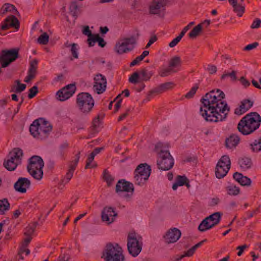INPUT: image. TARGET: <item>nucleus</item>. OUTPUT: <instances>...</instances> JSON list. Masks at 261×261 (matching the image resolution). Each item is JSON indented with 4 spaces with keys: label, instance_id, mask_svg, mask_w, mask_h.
Here are the masks:
<instances>
[{
    "label": "nucleus",
    "instance_id": "nucleus-58",
    "mask_svg": "<svg viewBox=\"0 0 261 261\" xmlns=\"http://www.w3.org/2000/svg\"><path fill=\"white\" fill-rule=\"evenodd\" d=\"M26 88V85L24 84H20L19 85H17L16 89L15 90V92L16 93H21L23 91H24Z\"/></svg>",
    "mask_w": 261,
    "mask_h": 261
},
{
    "label": "nucleus",
    "instance_id": "nucleus-49",
    "mask_svg": "<svg viewBox=\"0 0 261 261\" xmlns=\"http://www.w3.org/2000/svg\"><path fill=\"white\" fill-rule=\"evenodd\" d=\"M77 44L76 43H72L71 44V52L73 56V57L77 59L78 56V53H77Z\"/></svg>",
    "mask_w": 261,
    "mask_h": 261
},
{
    "label": "nucleus",
    "instance_id": "nucleus-31",
    "mask_svg": "<svg viewBox=\"0 0 261 261\" xmlns=\"http://www.w3.org/2000/svg\"><path fill=\"white\" fill-rule=\"evenodd\" d=\"M221 216L222 214L221 213L216 212L206 217V220H208L210 222H212V224H214V226H215L219 223Z\"/></svg>",
    "mask_w": 261,
    "mask_h": 261
},
{
    "label": "nucleus",
    "instance_id": "nucleus-34",
    "mask_svg": "<svg viewBox=\"0 0 261 261\" xmlns=\"http://www.w3.org/2000/svg\"><path fill=\"white\" fill-rule=\"evenodd\" d=\"M250 149L254 152L261 151V137L255 140L249 145Z\"/></svg>",
    "mask_w": 261,
    "mask_h": 261
},
{
    "label": "nucleus",
    "instance_id": "nucleus-57",
    "mask_svg": "<svg viewBox=\"0 0 261 261\" xmlns=\"http://www.w3.org/2000/svg\"><path fill=\"white\" fill-rule=\"evenodd\" d=\"M217 68L215 65H208L207 67V71L210 74H214L217 72Z\"/></svg>",
    "mask_w": 261,
    "mask_h": 261
},
{
    "label": "nucleus",
    "instance_id": "nucleus-32",
    "mask_svg": "<svg viewBox=\"0 0 261 261\" xmlns=\"http://www.w3.org/2000/svg\"><path fill=\"white\" fill-rule=\"evenodd\" d=\"M214 226L208 220H206V218L202 221L198 226V230L200 231H204Z\"/></svg>",
    "mask_w": 261,
    "mask_h": 261
},
{
    "label": "nucleus",
    "instance_id": "nucleus-10",
    "mask_svg": "<svg viewBox=\"0 0 261 261\" xmlns=\"http://www.w3.org/2000/svg\"><path fill=\"white\" fill-rule=\"evenodd\" d=\"M151 173L150 167L147 164H141L134 171V182L142 186L146 182Z\"/></svg>",
    "mask_w": 261,
    "mask_h": 261
},
{
    "label": "nucleus",
    "instance_id": "nucleus-15",
    "mask_svg": "<svg viewBox=\"0 0 261 261\" xmlns=\"http://www.w3.org/2000/svg\"><path fill=\"white\" fill-rule=\"evenodd\" d=\"M94 90L98 94L102 93L106 89L107 80L105 76L97 74L94 79Z\"/></svg>",
    "mask_w": 261,
    "mask_h": 261
},
{
    "label": "nucleus",
    "instance_id": "nucleus-50",
    "mask_svg": "<svg viewBox=\"0 0 261 261\" xmlns=\"http://www.w3.org/2000/svg\"><path fill=\"white\" fill-rule=\"evenodd\" d=\"M38 87L36 86H33L29 90L28 97L31 99L35 96L38 93Z\"/></svg>",
    "mask_w": 261,
    "mask_h": 261
},
{
    "label": "nucleus",
    "instance_id": "nucleus-23",
    "mask_svg": "<svg viewBox=\"0 0 261 261\" xmlns=\"http://www.w3.org/2000/svg\"><path fill=\"white\" fill-rule=\"evenodd\" d=\"M253 106V102L249 99H245L241 102V104L239 108H237L234 110V114L238 115H241L245 113Z\"/></svg>",
    "mask_w": 261,
    "mask_h": 261
},
{
    "label": "nucleus",
    "instance_id": "nucleus-30",
    "mask_svg": "<svg viewBox=\"0 0 261 261\" xmlns=\"http://www.w3.org/2000/svg\"><path fill=\"white\" fill-rule=\"evenodd\" d=\"M229 167L224 168L218 164L217 165L215 170V174L217 178L220 179L224 177L229 171Z\"/></svg>",
    "mask_w": 261,
    "mask_h": 261
},
{
    "label": "nucleus",
    "instance_id": "nucleus-3",
    "mask_svg": "<svg viewBox=\"0 0 261 261\" xmlns=\"http://www.w3.org/2000/svg\"><path fill=\"white\" fill-rule=\"evenodd\" d=\"M52 129V125L41 118L34 120L30 126L31 134L34 138L40 140L47 138Z\"/></svg>",
    "mask_w": 261,
    "mask_h": 261
},
{
    "label": "nucleus",
    "instance_id": "nucleus-24",
    "mask_svg": "<svg viewBox=\"0 0 261 261\" xmlns=\"http://www.w3.org/2000/svg\"><path fill=\"white\" fill-rule=\"evenodd\" d=\"M174 86L175 84L172 82L165 83L160 85L158 87L150 91V93H155L157 94L162 93L167 90L172 89Z\"/></svg>",
    "mask_w": 261,
    "mask_h": 261
},
{
    "label": "nucleus",
    "instance_id": "nucleus-17",
    "mask_svg": "<svg viewBox=\"0 0 261 261\" xmlns=\"http://www.w3.org/2000/svg\"><path fill=\"white\" fill-rule=\"evenodd\" d=\"M117 216V214L112 207H106L102 212L101 219L103 221L106 222L108 224H110L114 221Z\"/></svg>",
    "mask_w": 261,
    "mask_h": 261
},
{
    "label": "nucleus",
    "instance_id": "nucleus-48",
    "mask_svg": "<svg viewBox=\"0 0 261 261\" xmlns=\"http://www.w3.org/2000/svg\"><path fill=\"white\" fill-rule=\"evenodd\" d=\"M186 181H188V178L185 176L178 175L176 177V182L179 186H182L186 184Z\"/></svg>",
    "mask_w": 261,
    "mask_h": 261
},
{
    "label": "nucleus",
    "instance_id": "nucleus-53",
    "mask_svg": "<svg viewBox=\"0 0 261 261\" xmlns=\"http://www.w3.org/2000/svg\"><path fill=\"white\" fill-rule=\"evenodd\" d=\"M258 43L257 42H253L252 44H249L246 45L244 48V50H250L251 49H254L258 46Z\"/></svg>",
    "mask_w": 261,
    "mask_h": 261
},
{
    "label": "nucleus",
    "instance_id": "nucleus-46",
    "mask_svg": "<svg viewBox=\"0 0 261 261\" xmlns=\"http://www.w3.org/2000/svg\"><path fill=\"white\" fill-rule=\"evenodd\" d=\"M82 33L85 35L88 36V39H92L95 36V34H92L91 31L90 30L88 26H85L82 31Z\"/></svg>",
    "mask_w": 261,
    "mask_h": 261
},
{
    "label": "nucleus",
    "instance_id": "nucleus-47",
    "mask_svg": "<svg viewBox=\"0 0 261 261\" xmlns=\"http://www.w3.org/2000/svg\"><path fill=\"white\" fill-rule=\"evenodd\" d=\"M198 89V86L196 84L194 86H193L190 91L188 92L185 95L186 98H191L193 97L194 95L195 94L196 91Z\"/></svg>",
    "mask_w": 261,
    "mask_h": 261
},
{
    "label": "nucleus",
    "instance_id": "nucleus-11",
    "mask_svg": "<svg viewBox=\"0 0 261 261\" xmlns=\"http://www.w3.org/2000/svg\"><path fill=\"white\" fill-rule=\"evenodd\" d=\"M140 36L138 32L136 36L124 38L120 40L115 45V50L118 54H122L131 51L136 43V40Z\"/></svg>",
    "mask_w": 261,
    "mask_h": 261
},
{
    "label": "nucleus",
    "instance_id": "nucleus-6",
    "mask_svg": "<svg viewBox=\"0 0 261 261\" xmlns=\"http://www.w3.org/2000/svg\"><path fill=\"white\" fill-rule=\"evenodd\" d=\"M23 155L22 149L15 148L10 151L4 162V166L9 171H14L20 165Z\"/></svg>",
    "mask_w": 261,
    "mask_h": 261
},
{
    "label": "nucleus",
    "instance_id": "nucleus-37",
    "mask_svg": "<svg viewBox=\"0 0 261 261\" xmlns=\"http://www.w3.org/2000/svg\"><path fill=\"white\" fill-rule=\"evenodd\" d=\"M226 190L228 195L236 196L240 193V189L233 184H230L226 187Z\"/></svg>",
    "mask_w": 261,
    "mask_h": 261
},
{
    "label": "nucleus",
    "instance_id": "nucleus-43",
    "mask_svg": "<svg viewBox=\"0 0 261 261\" xmlns=\"http://www.w3.org/2000/svg\"><path fill=\"white\" fill-rule=\"evenodd\" d=\"M140 74L142 76V81H147L153 75V73L152 71L148 72L146 69H143L140 71Z\"/></svg>",
    "mask_w": 261,
    "mask_h": 261
},
{
    "label": "nucleus",
    "instance_id": "nucleus-21",
    "mask_svg": "<svg viewBox=\"0 0 261 261\" xmlns=\"http://www.w3.org/2000/svg\"><path fill=\"white\" fill-rule=\"evenodd\" d=\"M37 64L38 60L36 59H34L30 62L28 75L24 81L25 82L29 83L35 78L37 73Z\"/></svg>",
    "mask_w": 261,
    "mask_h": 261
},
{
    "label": "nucleus",
    "instance_id": "nucleus-5",
    "mask_svg": "<svg viewBox=\"0 0 261 261\" xmlns=\"http://www.w3.org/2000/svg\"><path fill=\"white\" fill-rule=\"evenodd\" d=\"M122 248L118 244H107L103 251L102 257L106 261H123L124 255Z\"/></svg>",
    "mask_w": 261,
    "mask_h": 261
},
{
    "label": "nucleus",
    "instance_id": "nucleus-40",
    "mask_svg": "<svg viewBox=\"0 0 261 261\" xmlns=\"http://www.w3.org/2000/svg\"><path fill=\"white\" fill-rule=\"evenodd\" d=\"M217 164L223 166L224 168L229 167V169L230 168L231 163L229 156L227 155L222 156Z\"/></svg>",
    "mask_w": 261,
    "mask_h": 261
},
{
    "label": "nucleus",
    "instance_id": "nucleus-36",
    "mask_svg": "<svg viewBox=\"0 0 261 261\" xmlns=\"http://www.w3.org/2000/svg\"><path fill=\"white\" fill-rule=\"evenodd\" d=\"M181 63V58L179 56H174L172 58L169 62V67L174 69L180 66Z\"/></svg>",
    "mask_w": 261,
    "mask_h": 261
},
{
    "label": "nucleus",
    "instance_id": "nucleus-20",
    "mask_svg": "<svg viewBox=\"0 0 261 261\" xmlns=\"http://www.w3.org/2000/svg\"><path fill=\"white\" fill-rule=\"evenodd\" d=\"M134 190V185L132 183L126 181L125 179L119 180L116 186V192H133Z\"/></svg>",
    "mask_w": 261,
    "mask_h": 261
},
{
    "label": "nucleus",
    "instance_id": "nucleus-39",
    "mask_svg": "<svg viewBox=\"0 0 261 261\" xmlns=\"http://www.w3.org/2000/svg\"><path fill=\"white\" fill-rule=\"evenodd\" d=\"M103 178L107 182L108 186L110 187L113 184L114 177L107 170H105L103 172Z\"/></svg>",
    "mask_w": 261,
    "mask_h": 261
},
{
    "label": "nucleus",
    "instance_id": "nucleus-22",
    "mask_svg": "<svg viewBox=\"0 0 261 261\" xmlns=\"http://www.w3.org/2000/svg\"><path fill=\"white\" fill-rule=\"evenodd\" d=\"M166 5V0H154L149 7V12L152 14H157L161 9Z\"/></svg>",
    "mask_w": 261,
    "mask_h": 261
},
{
    "label": "nucleus",
    "instance_id": "nucleus-26",
    "mask_svg": "<svg viewBox=\"0 0 261 261\" xmlns=\"http://www.w3.org/2000/svg\"><path fill=\"white\" fill-rule=\"evenodd\" d=\"M96 42L98 43V45L101 47H103L106 44L103 39L100 37L98 34H95L92 39H87V43L89 47L94 46Z\"/></svg>",
    "mask_w": 261,
    "mask_h": 261
},
{
    "label": "nucleus",
    "instance_id": "nucleus-38",
    "mask_svg": "<svg viewBox=\"0 0 261 261\" xmlns=\"http://www.w3.org/2000/svg\"><path fill=\"white\" fill-rule=\"evenodd\" d=\"M177 70L173 69L169 67L166 68H163L160 69L159 71V74L161 77H166L170 75L172 73L176 72Z\"/></svg>",
    "mask_w": 261,
    "mask_h": 261
},
{
    "label": "nucleus",
    "instance_id": "nucleus-18",
    "mask_svg": "<svg viewBox=\"0 0 261 261\" xmlns=\"http://www.w3.org/2000/svg\"><path fill=\"white\" fill-rule=\"evenodd\" d=\"M31 185L30 180L27 178L20 177L15 183L14 187L15 190L21 193H25L27 189L29 188Z\"/></svg>",
    "mask_w": 261,
    "mask_h": 261
},
{
    "label": "nucleus",
    "instance_id": "nucleus-19",
    "mask_svg": "<svg viewBox=\"0 0 261 261\" xmlns=\"http://www.w3.org/2000/svg\"><path fill=\"white\" fill-rule=\"evenodd\" d=\"M180 231L176 228L169 229L164 236L165 241L168 244L176 242L181 236Z\"/></svg>",
    "mask_w": 261,
    "mask_h": 261
},
{
    "label": "nucleus",
    "instance_id": "nucleus-41",
    "mask_svg": "<svg viewBox=\"0 0 261 261\" xmlns=\"http://www.w3.org/2000/svg\"><path fill=\"white\" fill-rule=\"evenodd\" d=\"M70 12L74 17H77L79 14V8L76 2H72L69 7Z\"/></svg>",
    "mask_w": 261,
    "mask_h": 261
},
{
    "label": "nucleus",
    "instance_id": "nucleus-2",
    "mask_svg": "<svg viewBox=\"0 0 261 261\" xmlns=\"http://www.w3.org/2000/svg\"><path fill=\"white\" fill-rule=\"evenodd\" d=\"M261 117L257 112H251L243 117L238 124V129L244 135H248L259 128Z\"/></svg>",
    "mask_w": 261,
    "mask_h": 261
},
{
    "label": "nucleus",
    "instance_id": "nucleus-35",
    "mask_svg": "<svg viewBox=\"0 0 261 261\" xmlns=\"http://www.w3.org/2000/svg\"><path fill=\"white\" fill-rule=\"evenodd\" d=\"M202 24H198L194 28H193L191 31L189 33V38L191 39L195 38L202 32Z\"/></svg>",
    "mask_w": 261,
    "mask_h": 261
},
{
    "label": "nucleus",
    "instance_id": "nucleus-29",
    "mask_svg": "<svg viewBox=\"0 0 261 261\" xmlns=\"http://www.w3.org/2000/svg\"><path fill=\"white\" fill-rule=\"evenodd\" d=\"M8 12L15 14L17 12V11L13 5L8 3L5 4L1 9L0 14L4 15Z\"/></svg>",
    "mask_w": 261,
    "mask_h": 261
},
{
    "label": "nucleus",
    "instance_id": "nucleus-8",
    "mask_svg": "<svg viewBox=\"0 0 261 261\" xmlns=\"http://www.w3.org/2000/svg\"><path fill=\"white\" fill-rule=\"evenodd\" d=\"M127 249L133 256H138L142 248V238L135 232H130L127 236Z\"/></svg>",
    "mask_w": 261,
    "mask_h": 261
},
{
    "label": "nucleus",
    "instance_id": "nucleus-4",
    "mask_svg": "<svg viewBox=\"0 0 261 261\" xmlns=\"http://www.w3.org/2000/svg\"><path fill=\"white\" fill-rule=\"evenodd\" d=\"M165 148L162 143H158L155 145V150L159 154L157 165L159 169L163 171L170 170L174 163L173 157Z\"/></svg>",
    "mask_w": 261,
    "mask_h": 261
},
{
    "label": "nucleus",
    "instance_id": "nucleus-16",
    "mask_svg": "<svg viewBox=\"0 0 261 261\" xmlns=\"http://www.w3.org/2000/svg\"><path fill=\"white\" fill-rule=\"evenodd\" d=\"M80 153L81 152L79 151L78 153L75 155V159L70 163L68 172L66 173L65 178L62 179V182H65L66 184L68 182L72 177L74 171L80 158Z\"/></svg>",
    "mask_w": 261,
    "mask_h": 261
},
{
    "label": "nucleus",
    "instance_id": "nucleus-61",
    "mask_svg": "<svg viewBox=\"0 0 261 261\" xmlns=\"http://www.w3.org/2000/svg\"><path fill=\"white\" fill-rule=\"evenodd\" d=\"M157 40V37L156 36H152L147 44L146 45L145 48H148L152 44H153L154 42H155Z\"/></svg>",
    "mask_w": 261,
    "mask_h": 261
},
{
    "label": "nucleus",
    "instance_id": "nucleus-9",
    "mask_svg": "<svg viewBox=\"0 0 261 261\" xmlns=\"http://www.w3.org/2000/svg\"><path fill=\"white\" fill-rule=\"evenodd\" d=\"M76 102L79 110L84 114L89 113L94 105V101L88 93L83 92L79 94Z\"/></svg>",
    "mask_w": 261,
    "mask_h": 261
},
{
    "label": "nucleus",
    "instance_id": "nucleus-52",
    "mask_svg": "<svg viewBox=\"0 0 261 261\" xmlns=\"http://www.w3.org/2000/svg\"><path fill=\"white\" fill-rule=\"evenodd\" d=\"M35 231V227H33L31 226H29L26 227L25 229V231L24 232V234L26 237H31V236L33 234Z\"/></svg>",
    "mask_w": 261,
    "mask_h": 261
},
{
    "label": "nucleus",
    "instance_id": "nucleus-51",
    "mask_svg": "<svg viewBox=\"0 0 261 261\" xmlns=\"http://www.w3.org/2000/svg\"><path fill=\"white\" fill-rule=\"evenodd\" d=\"M139 73L137 72H134L129 78V82L133 84L138 82Z\"/></svg>",
    "mask_w": 261,
    "mask_h": 261
},
{
    "label": "nucleus",
    "instance_id": "nucleus-27",
    "mask_svg": "<svg viewBox=\"0 0 261 261\" xmlns=\"http://www.w3.org/2000/svg\"><path fill=\"white\" fill-rule=\"evenodd\" d=\"M240 138L235 134L231 135L229 138L226 140V145L227 147L231 148L236 147L240 142Z\"/></svg>",
    "mask_w": 261,
    "mask_h": 261
},
{
    "label": "nucleus",
    "instance_id": "nucleus-54",
    "mask_svg": "<svg viewBox=\"0 0 261 261\" xmlns=\"http://www.w3.org/2000/svg\"><path fill=\"white\" fill-rule=\"evenodd\" d=\"M94 157H95V155L91 152L87 160L86 164L85 167V168L86 169L89 168V167H90V164L93 161Z\"/></svg>",
    "mask_w": 261,
    "mask_h": 261
},
{
    "label": "nucleus",
    "instance_id": "nucleus-13",
    "mask_svg": "<svg viewBox=\"0 0 261 261\" xmlns=\"http://www.w3.org/2000/svg\"><path fill=\"white\" fill-rule=\"evenodd\" d=\"M76 87L74 84H69L63 88L57 93V98L60 101H64L69 98L74 93Z\"/></svg>",
    "mask_w": 261,
    "mask_h": 261
},
{
    "label": "nucleus",
    "instance_id": "nucleus-42",
    "mask_svg": "<svg viewBox=\"0 0 261 261\" xmlns=\"http://www.w3.org/2000/svg\"><path fill=\"white\" fill-rule=\"evenodd\" d=\"M233 8V11L237 13L239 17H241L244 12L245 8L241 4L236 3L235 5H231Z\"/></svg>",
    "mask_w": 261,
    "mask_h": 261
},
{
    "label": "nucleus",
    "instance_id": "nucleus-45",
    "mask_svg": "<svg viewBox=\"0 0 261 261\" xmlns=\"http://www.w3.org/2000/svg\"><path fill=\"white\" fill-rule=\"evenodd\" d=\"M228 76H229L232 81H236L237 79L236 72L233 70L231 73H225L222 75L221 79V80H224Z\"/></svg>",
    "mask_w": 261,
    "mask_h": 261
},
{
    "label": "nucleus",
    "instance_id": "nucleus-55",
    "mask_svg": "<svg viewBox=\"0 0 261 261\" xmlns=\"http://www.w3.org/2000/svg\"><path fill=\"white\" fill-rule=\"evenodd\" d=\"M261 24V20L259 18H256L251 25V29H257L260 27Z\"/></svg>",
    "mask_w": 261,
    "mask_h": 261
},
{
    "label": "nucleus",
    "instance_id": "nucleus-12",
    "mask_svg": "<svg viewBox=\"0 0 261 261\" xmlns=\"http://www.w3.org/2000/svg\"><path fill=\"white\" fill-rule=\"evenodd\" d=\"M19 51V48L3 50L0 53V63L2 67H7L12 62L15 61L18 58Z\"/></svg>",
    "mask_w": 261,
    "mask_h": 261
},
{
    "label": "nucleus",
    "instance_id": "nucleus-28",
    "mask_svg": "<svg viewBox=\"0 0 261 261\" xmlns=\"http://www.w3.org/2000/svg\"><path fill=\"white\" fill-rule=\"evenodd\" d=\"M239 164L240 167L243 170H246L250 169L252 165L251 159L247 157H244L240 159L239 161Z\"/></svg>",
    "mask_w": 261,
    "mask_h": 261
},
{
    "label": "nucleus",
    "instance_id": "nucleus-44",
    "mask_svg": "<svg viewBox=\"0 0 261 261\" xmlns=\"http://www.w3.org/2000/svg\"><path fill=\"white\" fill-rule=\"evenodd\" d=\"M49 41V36L46 33H43L37 39L38 43L43 45H46Z\"/></svg>",
    "mask_w": 261,
    "mask_h": 261
},
{
    "label": "nucleus",
    "instance_id": "nucleus-63",
    "mask_svg": "<svg viewBox=\"0 0 261 261\" xmlns=\"http://www.w3.org/2000/svg\"><path fill=\"white\" fill-rule=\"evenodd\" d=\"M31 240V237H27V238L24 239L23 242L22 243L21 246L27 247L29 244L30 243Z\"/></svg>",
    "mask_w": 261,
    "mask_h": 261
},
{
    "label": "nucleus",
    "instance_id": "nucleus-25",
    "mask_svg": "<svg viewBox=\"0 0 261 261\" xmlns=\"http://www.w3.org/2000/svg\"><path fill=\"white\" fill-rule=\"evenodd\" d=\"M233 178L238 181L241 186H249L251 184V179L247 176H243L242 174L239 172H235L233 174Z\"/></svg>",
    "mask_w": 261,
    "mask_h": 261
},
{
    "label": "nucleus",
    "instance_id": "nucleus-1",
    "mask_svg": "<svg viewBox=\"0 0 261 261\" xmlns=\"http://www.w3.org/2000/svg\"><path fill=\"white\" fill-rule=\"evenodd\" d=\"M225 94L220 89L213 90L201 99L200 114L206 121L217 122L227 118L230 108L223 100Z\"/></svg>",
    "mask_w": 261,
    "mask_h": 261
},
{
    "label": "nucleus",
    "instance_id": "nucleus-59",
    "mask_svg": "<svg viewBox=\"0 0 261 261\" xmlns=\"http://www.w3.org/2000/svg\"><path fill=\"white\" fill-rule=\"evenodd\" d=\"M99 124V116L95 117L92 121V127L94 129H95Z\"/></svg>",
    "mask_w": 261,
    "mask_h": 261
},
{
    "label": "nucleus",
    "instance_id": "nucleus-56",
    "mask_svg": "<svg viewBox=\"0 0 261 261\" xmlns=\"http://www.w3.org/2000/svg\"><path fill=\"white\" fill-rule=\"evenodd\" d=\"M182 38H181L179 35L176 37L175 38H174L169 44V46L172 48L176 46L178 43L180 41V40Z\"/></svg>",
    "mask_w": 261,
    "mask_h": 261
},
{
    "label": "nucleus",
    "instance_id": "nucleus-33",
    "mask_svg": "<svg viewBox=\"0 0 261 261\" xmlns=\"http://www.w3.org/2000/svg\"><path fill=\"white\" fill-rule=\"evenodd\" d=\"M10 207V205L7 199L0 200V215H4L9 210Z\"/></svg>",
    "mask_w": 261,
    "mask_h": 261
},
{
    "label": "nucleus",
    "instance_id": "nucleus-7",
    "mask_svg": "<svg viewBox=\"0 0 261 261\" xmlns=\"http://www.w3.org/2000/svg\"><path fill=\"white\" fill-rule=\"evenodd\" d=\"M44 162L41 157L34 155L29 159L27 166L28 172L36 179L40 180L42 178Z\"/></svg>",
    "mask_w": 261,
    "mask_h": 261
},
{
    "label": "nucleus",
    "instance_id": "nucleus-62",
    "mask_svg": "<svg viewBox=\"0 0 261 261\" xmlns=\"http://www.w3.org/2000/svg\"><path fill=\"white\" fill-rule=\"evenodd\" d=\"M247 247V246L245 244L243 245L242 246H238L237 248V249L239 250L237 253L238 255L241 256L244 250V249H245Z\"/></svg>",
    "mask_w": 261,
    "mask_h": 261
},
{
    "label": "nucleus",
    "instance_id": "nucleus-60",
    "mask_svg": "<svg viewBox=\"0 0 261 261\" xmlns=\"http://www.w3.org/2000/svg\"><path fill=\"white\" fill-rule=\"evenodd\" d=\"M240 81L241 83L245 87H247L250 85L249 82L248 80H247L244 76H242L240 78Z\"/></svg>",
    "mask_w": 261,
    "mask_h": 261
},
{
    "label": "nucleus",
    "instance_id": "nucleus-64",
    "mask_svg": "<svg viewBox=\"0 0 261 261\" xmlns=\"http://www.w3.org/2000/svg\"><path fill=\"white\" fill-rule=\"evenodd\" d=\"M195 250L193 248V247H191L190 249H189L187 251L185 252V254H184V255L185 256H191L193 255L194 253L195 252Z\"/></svg>",
    "mask_w": 261,
    "mask_h": 261
},
{
    "label": "nucleus",
    "instance_id": "nucleus-14",
    "mask_svg": "<svg viewBox=\"0 0 261 261\" xmlns=\"http://www.w3.org/2000/svg\"><path fill=\"white\" fill-rule=\"evenodd\" d=\"M11 27H14L16 30L19 28V22L18 19L14 15L7 17L0 24V34L2 31H6Z\"/></svg>",
    "mask_w": 261,
    "mask_h": 261
}]
</instances>
